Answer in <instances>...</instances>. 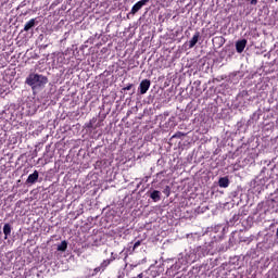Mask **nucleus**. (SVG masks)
Listing matches in <instances>:
<instances>
[{
	"instance_id": "obj_20",
	"label": "nucleus",
	"mask_w": 278,
	"mask_h": 278,
	"mask_svg": "<svg viewBox=\"0 0 278 278\" xmlns=\"http://www.w3.org/2000/svg\"><path fill=\"white\" fill-rule=\"evenodd\" d=\"M143 277L144 275L142 273L137 276V278H143Z\"/></svg>"
},
{
	"instance_id": "obj_6",
	"label": "nucleus",
	"mask_w": 278,
	"mask_h": 278,
	"mask_svg": "<svg viewBox=\"0 0 278 278\" xmlns=\"http://www.w3.org/2000/svg\"><path fill=\"white\" fill-rule=\"evenodd\" d=\"M201 36V33L197 31L193 37L191 38V40L189 41V49H193V47L197 46V42H199V38Z\"/></svg>"
},
{
	"instance_id": "obj_10",
	"label": "nucleus",
	"mask_w": 278,
	"mask_h": 278,
	"mask_svg": "<svg viewBox=\"0 0 278 278\" xmlns=\"http://www.w3.org/2000/svg\"><path fill=\"white\" fill-rule=\"evenodd\" d=\"M219 188H229V178L228 177H222L218 180Z\"/></svg>"
},
{
	"instance_id": "obj_5",
	"label": "nucleus",
	"mask_w": 278,
	"mask_h": 278,
	"mask_svg": "<svg viewBox=\"0 0 278 278\" xmlns=\"http://www.w3.org/2000/svg\"><path fill=\"white\" fill-rule=\"evenodd\" d=\"M247 49V39H241L236 42L237 53H242Z\"/></svg>"
},
{
	"instance_id": "obj_13",
	"label": "nucleus",
	"mask_w": 278,
	"mask_h": 278,
	"mask_svg": "<svg viewBox=\"0 0 278 278\" xmlns=\"http://www.w3.org/2000/svg\"><path fill=\"white\" fill-rule=\"evenodd\" d=\"M110 261V263L112 264V262H115V260H118V254L112 252L111 253V257L108 258Z\"/></svg>"
},
{
	"instance_id": "obj_7",
	"label": "nucleus",
	"mask_w": 278,
	"mask_h": 278,
	"mask_svg": "<svg viewBox=\"0 0 278 278\" xmlns=\"http://www.w3.org/2000/svg\"><path fill=\"white\" fill-rule=\"evenodd\" d=\"M38 177H39V174H38V170H35L33 174H30L28 176V178L26 179V184H36V181H38Z\"/></svg>"
},
{
	"instance_id": "obj_8",
	"label": "nucleus",
	"mask_w": 278,
	"mask_h": 278,
	"mask_svg": "<svg viewBox=\"0 0 278 278\" xmlns=\"http://www.w3.org/2000/svg\"><path fill=\"white\" fill-rule=\"evenodd\" d=\"M3 233H4V240H8V238H10V236L12 235V225L4 224Z\"/></svg>"
},
{
	"instance_id": "obj_17",
	"label": "nucleus",
	"mask_w": 278,
	"mask_h": 278,
	"mask_svg": "<svg viewBox=\"0 0 278 278\" xmlns=\"http://www.w3.org/2000/svg\"><path fill=\"white\" fill-rule=\"evenodd\" d=\"M132 249H134V248H131V247L127 248V250H126V256H125V257L128 256V253H129V255H132V254H134V253H131Z\"/></svg>"
},
{
	"instance_id": "obj_12",
	"label": "nucleus",
	"mask_w": 278,
	"mask_h": 278,
	"mask_svg": "<svg viewBox=\"0 0 278 278\" xmlns=\"http://www.w3.org/2000/svg\"><path fill=\"white\" fill-rule=\"evenodd\" d=\"M66 249H68V242H66V240L62 241L56 248L58 251L62 252L66 251Z\"/></svg>"
},
{
	"instance_id": "obj_11",
	"label": "nucleus",
	"mask_w": 278,
	"mask_h": 278,
	"mask_svg": "<svg viewBox=\"0 0 278 278\" xmlns=\"http://www.w3.org/2000/svg\"><path fill=\"white\" fill-rule=\"evenodd\" d=\"M36 26V18H31L29 20L25 26H24V31H29V29H31V27Z\"/></svg>"
},
{
	"instance_id": "obj_2",
	"label": "nucleus",
	"mask_w": 278,
	"mask_h": 278,
	"mask_svg": "<svg viewBox=\"0 0 278 278\" xmlns=\"http://www.w3.org/2000/svg\"><path fill=\"white\" fill-rule=\"evenodd\" d=\"M149 2V0H140L137 3H135L130 10V14H138V12H140V10H142L143 5H147Z\"/></svg>"
},
{
	"instance_id": "obj_14",
	"label": "nucleus",
	"mask_w": 278,
	"mask_h": 278,
	"mask_svg": "<svg viewBox=\"0 0 278 278\" xmlns=\"http://www.w3.org/2000/svg\"><path fill=\"white\" fill-rule=\"evenodd\" d=\"M163 194H165L166 197H170V187L166 186L163 190Z\"/></svg>"
},
{
	"instance_id": "obj_19",
	"label": "nucleus",
	"mask_w": 278,
	"mask_h": 278,
	"mask_svg": "<svg viewBox=\"0 0 278 278\" xmlns=\"http://www.w3.org/2000/svg\"><path fill=\"white\" fill-rule=\"evenodd\" d=\"M251 5H257V0H251Z\"/></svg>"
},
{
	"instance_id": "obj_4",
	"label": "nucleus",
	"mask_w": 278,
	"mask_h": 278,
	"mask_svg": "<svg viewBox=\"0 0 278 278\" xmlns=\"http://www.w3.org/2000/svg\"><path fill=\"white\" fill-rule=\"evenodd\" d=\"M110 264H112L109 258L104 260L100 266L96 267L93 269V275H99V273H104L105 268H108V266H110Z\"/></svg>"
},
{
	"instance_id": "obj_21",
	"label": "nucleus",
	"mask_w": 278,
	"mask_h": 278,
	"mask_svg": "<svg viewBox=\"0 0 278 278\" xmlns=\"http://www.w3.org/2000/svg\"><path fill=\"white\" fill-rule=\"evenodd\" d=\"M275 1H278V0H275Z\"/></svg>"
},
{
	"instance_id": "obj_15",
	"label": "nucleus",
	"mask_w": 278,
	"mask_h": 278,
	"mask_svg": "<svg viewBox=\"0 0 278 278\" xmlns=\"http://www.w3.org/2000/svg\"><path fill=\"white\" fill-rule=\"evenodd\" d=\"M140 244H142V241L138 240L134 245H132V250L130 253H134V251H136V249H138V247H140Z\"/></svg>"
},
{
	"instance_id": "obj_18",
	"label": "nucleus",
	"mask_w": 278,
	"mask_h": 278,
	"mask_svg": "<svg viewBox=\"0 0 278 278\" xmlns=\"http://www.w3.org/2000/svg\"><path fill=\"white\" fill-rule=\"evenodd\" d=\"M181 136H184V132L178 131L173 136V138H181Z\"/></svg>"
},
{
	"instance_id": "obj_3",
	"label": "nucleus",
	"mask_w": 278,
	"mask_h": 278,
	"mask_svg": "<svg viewBox=\"0 0 278 278\" xmlns=\"http://www.w3.org/2000/svg\"><path fill=\"white\" fill-rule=\"evenodd\" d=\"M149 88H151V80L149 79L141 80L139 85L140 94H147V92H149Z\"/></svg>"
},
{
	"instance_id": "obj_9",
	"label": "nucleus",
	"mask_w": 278,
	"mask_h": 278,
	"mask_svg": "<svg viewBox=\"0 0 278 278\" xmlns=\"http://www.w3.org/2000/svg\"><path fill=\"white\" fill-rule=\"evenodd\" d=\"M150 199H152V201H154V203H157V201L162 200V192H160L159 190H154L150 194Z\"/></svg>"
},
{
	"instance_id": "obj_16",
	"label": "nucleus",
	"mask_w": 278,
	"mask_h": 278,
	"mask_svg": "<svg viewBox=\"0 0 278 278\" xmlns=\"http://www.w3.org/2000/svg\"><path fill=\"white\" fill-rule=\"evenodd\" d=\"M131 88H134V84H128L126 87H124L122 90L124 92H126V90H130Z\"/></svg>"
},
{
	"instance_id": "obj_1",
	"label": "nucleus",
	"mask_w": 278,
	"mask_h": 278,
	"mask_svg": "<svg viewBox=\"0 0 278 278\" xmlns=\"http://www.w3.org/2000/svg\"><path fill=\"white\" fill-rule=\"evenodd\" d=\"M25 84L30 86L31 90H41L49 84V78L42 74L30 73L26 77Z\"/></svg>"
}]
</instances>
